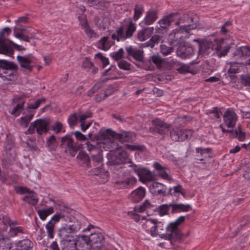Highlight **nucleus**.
<instances>
[{
	"label": "nucleus",
	"mask_w": 250,
	"mask_h": 250,
	"mask_svg": "<svg viewBox=\"0 0 250 250\" xmlns=\"http://www.w3.org/2000/svg\"><path fill=\"white\" fill-rule=\"evenodd\" d=\"M134 137V134L132 132L123 131L121 133H118L116 135V139L119 140L121 142H129L133 141Z\"/></svg>",
	"instance_id": "473e14b6"
},
{
	"label": "nucleus",
	"mask_w": 250,
	"mask_h": 250,
	"mask_svg": "<svg viewBox=\"0 0 250 250\" xmlns=\"http://www.w3.org/2000/svg\"><path fill=\"white\" fill-rule=\"evenodd\" d=\"M232 22L230 21H226L221 27L220 32L223 35H226L228 33L229 28L231 27Z\"/></svg>",
	"instance_id": "680f3d73"
},
{
	"label": "nucleus",
	"mask_w": 250,
	"mask_h": 250,
	"mask_svg": "<svg viewBox=\"0 0 250 250\" xmlns=\"http://www.w3.org/2000/svg\"><path fill=\"white\" fill-rule=\"evenodd\" d=\"M102 151L92 154V160L95 166H98L102 161Z\"/></svg>",
	"instance_id": "603ef678"
},
{
	"label": "nucleus",
	"mask_w": 250,
	"mask_h": 250,
	"mask_svg": "<svg viewBox=\"0 0 250 250\" xmlns=\"http://www.w3.org/2000/svg\"><path fill=\"white\" fill-rule=\"evenodd\" d=\"M107 80H102L98 82L90 89L87 92L88 96H92L93 94L103 86L104 84L107 82Z\"/></svg>",
	"instance_id": "79ce46f5"
},
{
	"label": "nucleus",
	"mask_w": 250,
	"mask_h": 250,
	"mask_svg": "<svg viewBox=\"0 0 250 250\" xmlns=\"http://www.w3.org/2000/svg\"><path fill=\"white\" fill-rule=\"evenodd\" d=\"M151 205L150 202L146 200L143 204L141 205L138 208H135L136 211L143 212L147 208H150Z\"/></svg>",
	"instance_id": "052dcab7"
},
{
	"label": "nucleus",
	"mask_w": 250,
	"mask_h": 250,
	"mask_svg": "<svg viewBox=\"0 0 250 250\" xmlns=\"http://www.w3.org/2000/svg\"><path fill=\"white\" fill-rule=\"evenodd\" d=\"M230 68L228 70L229 74H236L239 72V69L241 66V64L237 62H229Z\"/></svg>",
	"instance_id": "49530a36"
},
{
	"label": "nucleus",
	"mask_w": 250,
	"mask_h": 250,
	"mask_svg": "<svg viewBox=\"0 0 250 250\" xmlns=\"http://www.w3.org/2000/svg\"><path fill=\"white\" fill-rule=\"evenodd\" d=\"M63 250H78L77 241L75 239L67 242Z\"/></svg>",
	"instance_id": "09e8293b"
},
{
	"label": "nucleus",
	"mask_w": 250,
	"mask_h": 250,
	"mask_svg": "<svg viewBox=\"0 0 250 250\" xmlns=\"http://www.w3.org/2000/svg\"><path fill=\"white\" fill-rule=\"evenodd\" d=\"M160 48L161 52L164 56H167L174 51V48L172 47L167 46L165 44L161 45Z\"/></svg>",
	"instance_id": "6e6d98bb"
},
{
	"label": "nucleus",
	"mask_w": 250,
	"mask_h": 250,
	"mask_svg": "<svg viewBox=\"0 0 250 250\" xmlns=\"http://www.w3.org/2000/svg\"><path fill=\"white\" fill-rule=\"evenodd\" d=\"M3 156L5 161L11 163L15 160L16 156L15 151L14 149L11 148L7 149L5 146V149L3 153Z\"/></svg>",
	"instance_id": "ea45409f"
},
{
	"label": "nucleus",
	"mask_w": 250,
	"mask_h": 250,
	"mask_svg": "<svg viewBox=\"0 0 250 250\" xmlns=\"http://www.w3.org/2000/svg\"><path fill=\"white\" fill-rule=\"evenodd\" d=\"M198 18L196 15L190 17L188 14H185L182 17L179 16L177 20L175 21V25H179L180 27H186L188 31L195 29L199 25Z\"/></svg>",
	"instance_id": "39448f33"
},
{
	"label": "nucleus",
	"mask_w": 250,
	"mask_h": 250,
	"mask_svg": "<svg viewBox=\"0 0 250 250\" xmlns=\"http://www.w3.org/2000/svg\"><path fill=\"white\" fill-rule=\"evenodd\" d=\"M73 220L74 217L71 216ZM72 225L63 224L58 230V235L62 240H66L72 234L78 232L81 228V224L76 220Z\"/></svg>",
	"instance_id": "20e7f679"
},
{
	"label": "nucleus",
	"mask_w": 250,
	"mask_h": 250,
	"mask_svg": "<svg viewBox=\"0 0 250 250\" xmlns=\"http://www.w3.org/2000/svg\"><path fill=\"white\" fill-rule=\"evenodd\" d=\"M49 122L46 119H38L31 123L27 132L33 134L36 131L39 135L46 133L49 130Z\"/></svg>",
	"instance_id": "0eeeda50"
},
{
	"label": "nucleus",
	"mask_w": 250,
	"mask_h": 250,
	"mask_svg": "<svg viewBox=\"0 0 250 250\" xmlns=\"http://www.w3.org/2000/svg\"><path fill=\"white\" fill-rule=\"evenodd\" d=\"M170 136L175 141H183L191 138L193 131L191 130H183L178 128L170 129Z\"/></svg>",
	"instance_id": "9d476101"
},
{
	"label": "nucleus",
	"mask_w": 250,
	"mask_h": 250,
	"mask_svg": "<svg viewBox=\"0 0 250 250\" xmlns=\"http://www.w3.org/2000/svg\"><path fill=\"white\" fill-rule=\"evenodd\" d=\"M11 243L8 238L1 237L0 238V250H10Z\"/></svg>",
	"instance_id": "c03bdc74"
},
{
	"label": "nucleus",
	"mask_w": 250,
	"mask_h": 250,
	"mask_svg": "<svg viewBox=\"0 0 250 250\" xmlns=\"http://www.w3.org/2000/svg\"><path fill=\"white\" fill-rule=\"evenodd\" d=\"M25 29L23 28H19L14 30V36L22 41L29 42L30 39L34 38L35 33L31 32L30 31H28V35H25L22 31H25Z\"/></svg>",
	"instance_id": "5701e85b"
},
{
	"label": "nucleus",
	"mask_w": 250,
	"mask_h": 250,
	"mask_svg": "<svg viewBox=\"0 0 250 250\" xmlns=\"http://www.w3.org/2000/svg\"><path fill=\"white\" fill-rule=\"evenodd\" d=\"M136 179L134 177H130L124 181H117L114 183L115 187L118 188H128L136 183Z\"/></svg>",
	"instance_id": "bb28decb"
},
{
	"label": "nucleus",
	"mask_w": 250,
	"mask_h": 250,
	"mask_svg": "<svg viewBox=\"0 0 250 250\" xmlns=\"http://www.w3.org/2000/svg\"><path fill=\"white\" fill-rule=\"evenodd\" d=\"M13 44L14 42L7 39L0 38V54L11 56L14 51Z\"/></svg>",
	"instance_id": "f3484780"
},
{
	"label": "nucleus",
	"mask_w": 250,
	"mask_h": 250,
	"mask_svg": "<svg viewBox=\"0 0 250 250\" xmlns=\"http://www.w3.org/2000/svg\"><path fill=\"white\" fill-rule=\"evenodd\" d=\"M153 127L150 129L154 134H159L164 138L171 128L170 125L159 119H155L152 121Z\"/></svg>",
	"instance_id": "1a4fd4ad"
},
{
	"label": "nucleus",
	"mask_w": 250,
	"mask_h": 250,
	"mask_svg": "<svg viewBox=\"0 0 250 250\" xmlns=\"http://www.w3.org/2000/svg\"><path fill=\"white\" fill-rule=\"evenodd\" d=\"M33 114H30L21 117L20 118L21 125L25 126V127L27 126L28 124L33 118Z\"/></svg>",
	"instance_id": "13d9d810"
},
{
	"label": "nucleus",
	"mask_w": 250,
	"mask_h": 250,
	"mask_svg": "<svg viewBox=\"0 0 250 250\" xmlns=\"http://www.w3.org/2000/svg\"><path fill=\"white\" fill-rule=\"evenodd\" d=\"M185 216H181L178 217L174 222L170 223L167 227L164 225L162 222L155 220V226L153 228L154 235L152 237L165 238L168 240L178 239L181 236L179 226L184 222Z\"/></svg>",
	"instance_id": "f257e3e1"
},
{
	"label": "nucleus",
	"mask_w": 250,
	"mask_h": 250,
	"mask_svg": "<svg viewBox=\"0 0 250 250\" xmlns=\"http://www.w3.org/2000/svg\"><path fill=\"white\" fill-rule=\"evenodd\" d=\"M143 11L144 7L141 4L136 5L134 8V15L133 16L134 20H137L142 14Z\"/></svg>",
	"instance_id": "8fccbe9b"
},
{
	"label": "nucleus",
	"mask_w": 250,
	"mask_h": 250,
	"mask_svg": "<svg viewBox=\"0 0 250 250\" xmlns=\"http://www.w3.org/2000/svg\"><path fill=\"white\" fill-rule=\"evenodd\" d=\"M78 118L77 116V114L74 113L69 116L68 119V122L70 126H74L75 125L78 121Z\"/></svg>",
	"instance_id": "338daca9"
},
{
	"label": "nucleus",
	"mask_w": 250,
	"mask_h": 250,
	"mask_svg": "<svg viewBox=\"0 0 250 250\" xmlns=\"http://www.w3.org/2000/svg\"><path fill=\"white\" fill-rule=\"evenodd\" d=\"M75 240L77 241L78 250H92L91 248L89 236L79 235Z\"/></svg>",
	"instance_id": "4be33fe9"
},
{
	"label": "nucleus",
	"mask_w": 250,
	"mask_h": 250,
	"mask_svg": "<svg viewBox=\"0 0 250 250\" xmlns=\"http://www.w3.org/2000/svg\"><path fill=\"white\" fill-rule=\"evenodd\" d=\"M154 31V27H150L143 29L138 32L137 38L141 42L148 39L152 35Z\"/></svg>",
	"instance_id": "c756f323"
},
{
	"label": "nucleus",
	"mask_w": 250,
	"mask_h": 250,
	"mask_svg": "<svg viewBox=\"0 0 250 250\" xmlns=\"http://www.w3.org/2000/svg\"><path fill=\"white\" fill-rule=\"evenodd\" d=\"M188 33V29L186 27L182 28L181 27H178L172 31V32L169 35V39L171 40L172 43L174 44L175 42H179L182 40L183 35L182 34L184 33Z\"/></svg>",
	"instance_id": "aec40b11"
},
{
	"label": "nucleus",
	"mask_w": 250,
	"mask_h": 250,
	"mask_svg": "<svg viewBox=\"0 0 250 250\" xmlns=\"http://www.w3.org/2000/svg\"><path fill=\"white\" fill-rule=\"evenodd\" d=\"M79 160L80 164L85 169H88L91 167L90 161L89 156L83 152H80L77 156Z\"/></svg>",
	"instance_id": "7c9ffc66"
},
{
	"label": "nucleus",
	"mask_w": 250,
	"mask_h": 250,
	"mask_svg": "<svg viewBox=\"0 0 250 250\" xmlns=\"http://www.w3.org/2000/svg\"><path fill=\"white\" fill-rule=\"evenodd\" d=\"M71 211L72 210L70 208H65L64 209L61 210V212H56L52 216L50 221L45 225V229L48 238H54L55 225L59 222L61 220H62L66 222H72L73 217L66 214L70 213Z\"/></svg>",
	"instance_id": "f03ea898"
},
{
	"label": "nucleus",
	"mask_w": 250,
	"mask_h": 250,
	"mask_svg": "<svg viewBox=\"0 0 250 250\" xmlns=\"http://www.w3.org/2000/svg\"><path fill=\"white\" fill-rule=\"evenodd\" d=\"M46 146L49 151H55L58 146L55 136L53 135L46 138Z\"/></svg>",
	"instance_id": "e433bc0d"
},
{
	"label": "nucleus",
	"mask_w": 250,
	"mask_h": 250,
	"mask_svg": "<svg viewBox=\"0 0 250 250\" xmlns=\"http://www.w3.org/2000/svg\"><path fill=\"white\" fill-rule=\"evenodd\" d=\"M0 63L4 67L2 79L10 81L16 80L17 77L15 70L17 68V65L12 62L4 60H0Z\"/></svg>",
	"instance_id": "6e6552de"
},
{
	"label": "nucleus",
	"mask_w": 250,
	"mask_h": 250,
	"mask_svg": "<svg viewBox=\"0 0 250 250\" xmlns=\"http://www.w3.org/2000/svg\"><path fill=\"white\" fill-rule=\"evenodd\" d=\"M178 18L179 14L178 13H173L164 16L158 21L159 26L156 27V33H164L167 32L168 27L172 22H175V21L177 20Z\"/></svg>",
	"instance_id": "423d86ee"
},
{
	"label": "nucleus",
	"mask_w": 250,
	"mask_h": 250,
	"mask_svg": "<svg viewBox=\"0 0 250 250\" xmlns=\"http://www.w3.org/2000/svg\"><path fill=\"white\" fill-rule=\"evenodd\" d=\"M86 2L89 6H96L100 9L106 7L108 4L105 0H86Z\"/></svg>",
	"instance_id": "58836bf2"
},
{
	"label": "nucleus",
	"mask_w": 250,
	"mask_h": 250,
	"mask_svg": "<svg viewBox=\"0 0 250 250\" xmlns=\"http://www.w3.org/2000/svg\"><path fill=\"white\" fill-rule=\"evenodd\" d=\"M118 66L120 69L128 70L130 69V64L125 60H121L118 62Z\"/></svg>",
	"instance_id": "774afa93"
},
{
	"label": "nucleus",
	"mask_w": 250,
	"mask_h": 250,
	"mask_svg": "<svg viewBox=\"0 0 250 250\" xmlns=\"http://www.w3.org/2000/svg\"><path fill=\"white\" fill-rule=\"evenodd\" d=\"M91 115L92 114L91 113H87L79 116L81 129L83 131H85L90 126V123L85 125V120L88 118L91 117L92 116Z\"/></svg>",
	"instance_id": "a19ab883"
},
{
	"label": "nucleus",
	"mask_w": 250,
	"mask_h": 250,
	"mask_svg": "<svg viewBox=\"0 0 250 250\" xmlns=\"http://www.w3.org/2000/svg\"><path fill=\"white\" fill-rule=\"evenodd\" d=\"M172 208V213H177L180 212H187L191 209L190 205H185L183 204H169Z\"/></svg>",
	"instance_id": "2f4dec72"
},
{
	"label": "nucleus",
	"mask_w": 250,
	"mask_h": 250,
	"mask_svg": "<svg viewBox=\"0 0 250 250\" xmlns=\"http://www.w3.org/2000/svg\"><path fill=\"white\" fill-rule=\"evenodd\" d=\"M45 101V99L44 98L39 99L36 100L34 103L29 104L27 107V109L28 110L30 109H36L40 105V104Z\"/></svg>",
	"instance_id": "3c124183"
},
{
	"label": "nucleus",
	"mask_w": 250,
	"mask_h": 250,
	"mask_svg": "<svg viewBox=\"0 0 250 250\" xmlns=\"http://www.w3.org/2000/svg\"><path fill=\"white\" fill-rule=\"evenodd\" d=\"M124 53L123 49L120 48L118 51L111 53L110 56L115 61H118L123 58Z\"/></svg>",
	"instance_id": "5fc2aeb1"
},
{
	"label": "nucleus",
	"mask_w": 250,
	"mask_h": 250,
	"mask_svg": "<svg viewBox=\"0 0 250 250\" xmlns=\"http://www.w3.org/2000/svg\"><path fill=\"white\" fill-rule=\"evenodd\" d=\"M153 167L158 171V175L161 177L163 179L169 181L172 180L171 177L166 170V167H163L161 165L157 162L153 164Z\"/></svg>",
	"instance_id": "cd10ccee"
},
{
	"label": "nucleus",
	"mask_w": 250,
	"mask_h": 250,
	"mask_svg": "<svg viewBox=\"0 0 250 250\" xmlns=\"http://www.w3.org/2000/svg\"><path fill=\"white\" fill-rule=\"evenodd\" d=\"M61 146L65 147V151L74 157L77 151L76 145L71 137V134H67L61 138Z\"/></svg>",
	"instance_id": "9b49d317"
},
{
	"label": "nucleus",
	"mask_w": 250,
	"mask_h": 250,
	"mask_svg": "<svg viewBox=\"0 0 250 250\" xmlns=\"http://www.w3.org/2000/svg\"><path fill=\"white\" fill-rule=\"evenodd\" d=\"M171 206L167 204H164L160 206L159 207V214L161 216H163L166 214L169 209V208Z\"/></svg>",
	"instance_id": "69168bd1"
},
{
	"label": "nucleus",
	"mask_w": 250,
	"mask_h": 250,
	"mask_svg": "<svg viewBox=\"0 0 250 250\" xmlns=\"http://www.w3.org/2000/svg\"><path fill=\"white\" fill-rule=\"evenodd\" d=\"M17 60L21 67L29 71H31L37 63L36 59L31 55L17 56Z\"/></svg>",
	"instance_id": "ddd939ff"
},
{
	"label": "nucleus",
	"mask_w": 250,
	"mask_h": 250,
	"mask_svg": "<svg viewBox=\"0 0 250 250\" xmlns=\"http://www.w3.org/2000/svg\"><path fill=\"white\" fill-rule=\"evenodd\" d=\"M128 158L127 153L122 149L108 156V165H119L125 163Z\"/></svg>",
	"instance_id": "f8f14e48"
},
{
	"label": "nucleus",
	"mask_w": 250,
	"mask_h": 250,
	"mask_svg": "<svg viewBox=\"0 0 250 250\" xmlns=\"http://www.w3.org/2000/svg\"><path fill=\"white\" fill-rule=\"evenodd\" d=\"M125 50L127 53V58L128 59H130V57H132L134 60L138 62H143L144 51L143 50L129 46L126 47Z\"/></svg>",
	"instance_id": "a211bd4d"
},
{
	"label": "nucleus",
	"mask_w": 250,
	"mask_h": 250,
	"mask_svg": "<svg viewBox=\"0 0 250 250\" xmlns=\"http://www.w3.org/2000/svg\"><path fill=\"white\" fill-rule=\"evenodd\" d=\"M176 53L177 56L182 59L189 58L193 54V49L191 46L181 45L178 47Z\"/></svg>",
	"instance_id": "412c9836"
},
{
	"label": "nucleus",
	"mask_w": 250,
	"mask_h": 250,
	"mask_svg": "<svg viewBox=\"0 0 250 250\" xmlns=\"http://www.w3.org/2000/svg\"><path fill=\"white\" fill-rule=\"evenodd\" d=\"M130 166L133 167L134 172L139 176L140 181L143 183L152 181L154 179V175L148 169L132 164Z\"/></svg>",
	"instance_id": "4468645a"
},
{
	"label": "nucleus",
	"mask_w": 250,
	"mask_h": 250,
	"mask_svg": "<svg viewBox=\"0 0 250 250\" xmlns=\"http://www.w3.org/2000/svg\"><path fill=\"white\" fill-rule=\"evenodd\" d=\"M14 103L17 104V105L10 112L12 115L19 116L23 109L25 101L21 96H16L13 98Z\"/></svg>",
	"instance_id": "6ab92c4d"
},
{
	"label": "nucleus",
	"mask_w": 250,
	"mask_h": 250,
	"mask_svg": "<svg viewBox=\"0 0 250 250\" xmlns=\"http://www.w3.org/2000/svg\"><path fill=\"white\" fill-rule=\"evenodd\" d=\"M155 219H145L143 217H142L141 222L142 228L147 232L149 233L150 235H154V230L153 228L155 226Z\"/></svg>",
	"instance_id": "393cba45"
},
{
	"label": "nucleus",
	"mask_w": 250,
	"mask_h": 250,
	"mask_svg": "<svg viewBox=\"0 0 250 250\" xmlns=\"http://www.w3.org/2000/svg\"><path fill=\"white\" fill-rule=\"evenodd\" d=\"M54 208L49 207L46 209H39L37 212L42 220H45L47 217L54 212Z\"/></svg>",
	"instance_id": "37998d69"
},
{
	"label": "nucleus",
	"mask_w": 250,
	"mask_h": 250,
	"mask_svg": "<svg viewBox=\"0 0 250 250\" xmlns=\"http://www.w3.org/2000/svg\"><path fill=\"white\" fill-rule=\"evenodd\" d=\"M150 190L154 195H165L167 187L165 185L157 182L152 183L150 186Z\"/></svg>",
	"instance_id": "b1692460"
},
{
	"label": "nucleus",
	"mask_w": 250,
	"mask_h": 250,
	"mask_svg": "<svg viewBox=\"0 0 250 250\" xmlns=\"http://www.w3.org/2000/svg\"><path fill=\"white\" fill-rule=\"evenodd\" d=\"M33 246L32 242L28 239L19 241L16 244L17 249L20 250H30Z\"/></svg>",
	"instance_id": "f704fd0d"
},
{
	"label": "nucleus",
	"mask_w": 250,
	"mask_h": 250,
	"mask_svg": "<svg viewBox=\"0 0 250 250\" xmlns=\"http://www.w3.org/2000/svg\"><path fill=\"white\" fill-rule=\"evenodd\" d=\"M232 132L233 133V131H232ZM235 135L236 137L240 141H243L245 139V133L242 131L240 129V128L239 127L238 129H236L235 132H234Z\"/></svg>",
	"instance_id": "e2e57ef3"
},
{
	"label": "nucleus",
	"mask_w": 250,
	"mask_h": 250,
	"mask_svg": "<svg viewBox=\"0 0 250 250\" xmlns=\"http://www.w3.org/2000/svg\"><path fill=\"white\" fill-rule=\"evenodd\" d=\"M136 29V24L130 21L127 26L123 25L117 28L115 32L111 35L112 39L118 42L124 41L131 37Z\"/></svg>",
	"instance_id": "7ed1b4c3"
},
{
	"label": "nucleus",
	"mask_w": 250,
	"mask_h": 250,
	"mask_svg": "<svg viewBox=\"0 0 250 250\" xmlns=\"http://www.w3.org/2000/svg\"><path fill=\"white\" fill-rule=\"evenodd\" d=\"M117 134H118V133L113 131L110 129H107L102 133L104 138L109 140V141L113 140L114 138L116 139Z\"/></svg>",
	"instance_id": "de8ad7c7"
},
{
	"label": "nucleus",
	"mask_w": 250,
	"mask_h": 250,
	"mask_svg": "<svg viewBox=\"0 0 250 250\" xmlns=\"http://www.w3.org/2000/svg\"><path fill=\"white\" fill-rule=\"evenodd\" d=\"M170 63L180 73L184 74L190 71V66L188 64L181 63L174 60H171Z\"/></svg>",
	"instance_id": "c85d7f7f"
},
{
	"label": "nucleus",
	"mask_w": 250,
	"mask_h": 250,
	"mask_svg": "<svg viewBox=\"0 0 250 250\" xmlns=\"http://www.w3.org/2000/svg\"><path fill=\"white\" fill-rule=\"evenodd\" d=\"M84 148H86L90 152L99 153L101 152V149L98 147L97 144L94 145L91 142H87L85 144Z\"/></svg>",
	"instance_id": "a18cd8bd"
},
{
	"label": "nucleus",
	"mask_w": 250,
	"mask_h": 250,
	"mask_svg": "<svg viewBox=\"0 0 250 250\" xmlns=\"http://www.w3.org/2000/svg\"><path fill=\"white\" fill-rule=\"evenodd\" d=\"M126 146L127 149L134 151V150H139L143 151L145 149V147L144 146L139 145H129L126 144Z\"/></svg>",
	"instance_id": "0e129e2a"
},
{
	"label": "nucleus",
	"mask_w": 250,
	"mask_h": 250,
	"mask_svg": "<svg viewBox=\"0 0 250 250\" xmlns=\"http://www.w3.org/2000/svg\"><path fill=\"white\" fill-rule=\"evenodd\" d=\"M157 19V12L154 10H149L144 19L143 21L146 25H150L156 21Z\"/></svg>",
	"instance_id": "72a5a7b5"
},
{
	"label": "nucleus",
	"mask_w": 250,
	"mask_h": 250,
	"mask_svg": "<svg viewBox=\"0 0 250 250\" xmlns=\"http://www.w3.org/2000/svg\"><path fill=\"white\" fill-rule=\"evenodd\" d=\"M237 120V116L232 108H228L223 115L225 125L229 128H233Z\"/></svg>",
	"instance_id": "2eb2a0df"
},
{
	"label": "nucleus",
	"mask_w": 250,
	"mask_h": 250,
	"mask_svg": "<svg viewBox=\"0 0 250 250\" xmlns=\"http://www.w3.org/2000/svg\"><path fill=\"white\" fill-rule=\"evenodd\" d=\"M10 232L12 236H15L19 234L24 233V229L21 227H11Z\"/></svg>",
	"instance_id": "864d4df0"
},
{
	"label": "nucleus",
	"mask_w": 250,
	"mask_h": 250,
	"mask_svg": "<svg viewBox=\"0 0 250 250\" xmlns=\"http://www.w3.org/2000/svg\"><path fill=\"white\" fill-rule=\"evenodd\" d=\"M145 189L142 187H140L131 192L130 198L133 202H139L145 197Z\"/></svg>",
	"instance_id": "a878e982"
},
{
	"label": "nucleus",
	"mask_w": 250,
	"mask_h": 250,
	"mask_svg": "<svg viewBox=\"0 0 250 250\" xmlns=\"http://www.w3.org/2000/svg\"><path fill=\"white\" fill-rule=\"evenodd\" d=\"M108 146H109L108 149L110 152H115V153L122 149L121 146L117 144L114 140L109 141Z\"/></svg>",
	"instance_id": "4d7b16f0"
},
{
	"label": "nucleus",
	"mask_w": 250,
	"mask_h": 250,
	"mask_svg": "<svg viewBox=\"0 0 250 250\" xmlns=\"http://www.w3.org/2000/svg\"><path fill=\"white\" fill-rule=\"evenodd\" d=\"M97 44L99 49L106 51L110 48L112 45V42L108 40V37H104Z\"/></svg>",
	"instance_id": "c9c22d12"
},
{
	"label": "nucleus",
	"mask_w": 250,
	"mask_h": 250,
	"mask_svg": "<svg viewBox=\"0 0 250 250\" xmlns=\"http://www.w3.org/2000/svg\"><path fill=\"white\" fill-rule=\"evenodd\" d=\"M91 248L92 250H99L104 245V238L100 232H94L89 235Z\"/></svg>",
	"instance_id": "dca6fc26"
},
{
	"label": "nucleus",
	"mask_w": 250,
	"mask_h": 250,
	"mask_svg": "<svg viewBox=\"0 0 250 250\" xmlns=\"http://www.w3.org/2000/svg\"><path fill=\"white\" fill-rule=\"evenodd\" d=\"M210 150L209 148H202V147H197L196 148V153L200 154V156L206 158L207 155L209 154Z\"/></svg>",
	"instance_id": "bf43d9fd"
},
{
	"label": "nucleus",
	"mask_w": 250,
	"mask_h": 250,
	"mask_svg": "<svg viewBox=\"0 0 250 250\" xmlns=\"http://www.w3.org/2000/svg\"><path fill=\"white\" fill-rule=\"evenodd\" d=\"M22 200L29 204L35 206L38 202L37 194L34 192H30L28 195L22 198Z\"/></svg>",
	"instance_id": "4c0bfd02"
}]
</instances>
